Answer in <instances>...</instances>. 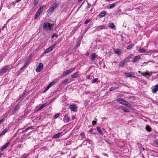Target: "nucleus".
Returning <instances> with one entry per match:
<instances>
[{
  "instance_id": "1",
  "label": "nucleus",
  "mask_w": 158,
  "mask_h": 158,
  "mask_svg": "<svg viewBox=\"0 0 158 158\" xmlns=\"http://www.w3.org/2000/svg\"><path fill=\"white\" fill-rule=\"evenodd\" d=\"M75 69V68H72L69 70H66L63 72V73L62 74V76H66L69 74L71 73Z\"/></svg>"
},
{
  "instance_id": "55",
  "label": "nucleus",
  "mask_w": 158,
  "mask_h": 158,
  "mask_svg": "<svg viewBox=\"0 0 158 158\" xmlns=\"http://www.w3.org/2000/svg\"><path fill=\"white\" fill-rule=\"evenodd\" d=\"M91 6V4H89L88 3V5L87 6V7L88 8H89Z\"/></svg>"
},
{
  "instance_id": "10",
  "label": "nucleus",
  "mask_w": 158,
  "mask_h": 158,
  "mask_svg": "<svg viewBox=\"0 0 158 158\" xmlns=\"http://www.w3.org/2000/svg\"><path fill=\"white\" fill-rule=\"evenodd\" d=\"M116 100L119 103H121V104L124 105V103H125L126 100H124L123 99H122L120 98H118Z\"/></svg>"
},
{
  "instance_id": "56",
  "label": "nucleus",
  "mask_w": 158,
  "mask_h": 158,
  "mask_svg": "<svg viewBox=\"0 0 158 158\" xmlns=\"http://www.w3.org/2000/svg\"><path fill=\"white\" fill-rule=\"evenodd\" d=\"M154 142L156 144L158 145V140H155Z\"/></svg>"
},
{
  "instance_id": "64",
  "label": "nucleus",
  "mask_w": 158,
  "mask_h": 158,
  "mask_svg": "<svg viewBox=\"0 0 158 158\" xmlns=\"http://www.w3.org/2000/svg\"><path fill=\"white\" fill-rule=\"evenodd\" d=\"M21 0H16V2H19Z\"/></svg>"
},
{
  "instance_id": "59",
  "label": "nucleus",
  "mask_w": 158,
  "mask_h": 158,
  "mask_svg": "<svg viewBox=\"0 0 158 158\" xmlns=\"http://www.w3.org/2000/svg\"><path fill=\"white\" fill-rule=\"evenodd\" d=\"M90 77V75H88L87 77V79H89Z\"/></svg>"
},
{
  "instance_id": "7",
  "label": "nucleus",
  "mask_w": 158,
  "mask_h": 158,
  "mask_svg": "<svg viewBox=\"0 0 158 158\" xmlns=\"http://www.w3.org/2000/svg\"><path fill=\"white\" fill-rule=\"evenodd\" d=\"M125 76L129 77H135V76L134 73H124Z\"/></svg>"
},
{
  "instance_id": "33",
  "label": "nucleus",
  "mask_w": 158,
  "mask_h": 158,
  "mask_svg": "<svg viewBox=\"0 0 158 158\" xmlns=\"http://www.w3.org/2000/svg\"><path fill=\"white\" fill-rule=\"evenodd\" d=\"M134 45V44H131V45H130L127 46V49H129V50H130L133 48Z\"/></svg>"
},
{
  "instance_id": "19",
  "label": "nucleus",
  "mask_w": 158,
  "mask_h": 158,
  "mask_svg": "<svg viewBox=\"0 0 158 158\" xmlns=\"http://www.w3.org/2000/svg\"><path fill=\"white\" fill-rule=\"evenodd\" d=\"M8 129L7 128L5 129L3 131H2L1 134H0V136L4 135L7 131Z\"/></svg>"
},
{
  "instance_id": "62",
  "label": "nucleus",
  "mask_w": 158,
  "mask_h": 158,
  "mask_svg": "<svg viewBox=\"0 0 158 158\" xmlns=\"http://www.w3.org/2000/svg\"><path fill=\"white\" fill-rule=\"evenodd\" d=\"M103 155H104L105 156H108V155H107V154H106V153H104V154H103Z\"/></svg>"
},
{
  "instance_id": "37",
  "label": "nucleus",
  "mask_w": 158,
  "mask_h": 158,
  "mask_svg": "<svg viewBox=\"0 0 158 158\" xmlns=\"http://www.w3.org/2000/svg\"><path fill=\"white\" fill-rule=\"evenodd\" d=\"M97 130L98 131V132L100 134H102V131L101 130L100 127H97Z\"/></svg>"
},
{
  "instance_id": "48",
  "label": "nucleus",
  "mask_w": 158,
  "mask_h": 158,
  "mask_svg": "<svg viewBox=\"0 0 158 158\" xmlns=\"http://www.w3.org/2000/svg\"><path fill=\"white\" fill-rule=\"evenodd\" d=\"M5 120L4 118L1 119L0 120V125L2 123L3 121Z\"/></svg>"
},
{
  "instance_id": "20",
  "label": "nucleus",
  "mask_w": 158,
  "mask_h": 158,
  "mask_svg": "<svg viewBox=\"0 0 158 158\" xmlns=\"http://www.w3.org/2000/svg\"><path fill=\"white\" fill-rule=\"evenodd\" d=\"M64 120L65 122H69V118L68 116L65 115Z\"/></svg>"
},
{
  "instance_id": "43",
  "label": "nucleus",
  "mask_w": 158,
  "mask_h": 158,
  "mask_svg": "<svg viewBox=\"0 0 158 158\" xmlns=\"http://www.w3.org/2000/svg\"><path fill=\"white\" fill-rule=\"evenodd\" d=\"M69 80V79H66L65 80H64L63 81V83L64 84H66V83Z\"/></svg>"
},
{
  "instance_id": "16",
  "label": "nucleus",
  "mask_w": 158,
  "mask_h": 158,
  "mask_svg": "<svg viewBox=\"0 0 158 158\" xmlns=\"http://www.w3.org/2000/svg\"><path fill=\"white\" fill-rule=\"evenodd\" d=\"M61 134V133H59L53 135V137L54 138H58L60 137Z\"/></svg>"
},
{
  "instance_id": "13",
  "label": "nucleus",
  "mask_w": 158,
  "mask_h": 158,
  "mask_svg": "<svg viewBox=\"0 0 158 158\" xmlns=\"http://www.w3.org/2000/svg\"><path fill=\"white\" fill-rule=\"evenodd\" d=\"M97 55L95 53H93L91 54V60L93 61H94V59L95 58Z\"/></svg>"
},
{
  "instance_id": "44",
  "label": "nucleus",
  "mask_w": 158,
  "mask_h": 158,
  "mask_svg": "<svg viewBox=\"0 0 158 158\" xmlns=\"http://www.w3.org/2000/svg\"><path fill=\"white\" fill-rule=\"evenodd\" d=\"M28 155L27 154H24L22 158H27V156Z\"/></svg>"
},
{
  "instance_id": "36",
  "label": "nucleus",
  "mask_w": 158,
  "mask_h": 158,
  "mask_svg": "<svg viewBox=\"0 0 158 158\" xmlns=\"http://www.w3.org/2000/svg\"><path fill=\"white\" fill-rule=\"evenodd\" d=\"M118 88V87H116V86L110 88L109 89V90L110 91H112L114 90L117 89Z\"/></svg>"
},
{
  "instance_id": "6",
  "label": "nucleus",
  "mask_w": 158,
  "mask_h": 158,
  "mask_svg": "<svg viewBox=\"0 0 158 158\" xmlns=\"http://www.w3.org/2000/svg\"><path fill=\"white\" fill-rule=\"evenodd\" d=\"M106 28V27L104 25H101L98 26L95 29V31H99L100 30Z\"/></svg>"
},
{
  "instance_id": "58",
  "label": "nucleus",
  "mask_w": 158,
  "mask_h": 158,
  "mask_svg": "<svg viewBox=\"0 0 158 158\" xmlns=\"http://www.w3.org/2000/svg\"><path fill=\"white\" fill-rule=\"evenodd\" d=\"M131 56H129L128 57H127L126 59H128L127 62L128 61L129 59H130L131 58Z\"/></svg>"
},
{
  "instance_id": "50",
  "label": "nucleus",
  "mask_w": 158,
  "mask_h": 158,
  "mask_svg": "<svg viewBox=\"0 0 158 158\" xmlns=\"http://www.w3.org/2000/svg\"><path fill=\"white\" fill-rule=\"evenodd\" d=\"M86 141H87L89 142H90V140L89 139H85L84 141L83 142V143H85V142Z\"/></svg>"
},
{
  "instance_id": "42",
  "label": "nucleus",
  "mask_w": 158,
  "mask_h": 158,
  "mask_svg": "<svg viewBox=\"0 0 158 158\" xmlns=\"http://www.w3.org/2000/svg\"><path fill=\"white\" fill-rule=\"evenodd\" d=\"M55 45V44L53 45L50 46L48 48H49L50 49L51 51H52L53 49V48L54 47Z\"/></svg>"
},
{
  "instance_id": "47",
  "label": "nucleus",
  "mask_w": 158,
  "mask_h": 158,
  "mask_svg": "<svg viewBox=\"0 0 158 158\" xmlns=\"http://www.w3.org/2000/svg\"><path fill=\"white\" fill-rule=\"evenodd\" d=\"M90 21V19H88L85 22V24H87Z\"/></svg>"
},
{
  "instance_id": "46",
  "label": "nucleus",
  "mask_w": 158,
  "mask_h": 158,
  "mask_svg": "<svg viewBox=\"0 0 158 158\" xmlns=\"http://www.w3.org/2000/svg\"><path fill=\"white\" fill-rule=\"evenodd\" d=\"M59 114H56L54 116V118H56L57 117H58L59 116Z\"/></svg>"
},
{
  "instance_id": "29",
  "label": "nucleus",
  "mask_w": 158,
  "mask_h": 158,
  "mask_svg": "<svg viewBox=\"0 0 158 158\" xmlns=\"http://www.w3.org/2000/svg\"><path fill=\"white\" fill-rule=\"evenodd\" d=\"M20 108V105L18 104L14 108V110L15 111H17Z\"/></svg>"
},
{
  "instance_id": "41",
  "label": "nucleus",
  "mask_w": 158,
  "mask_h": 158,
  "mask_svg": "<svg viewBox=\"0 0 158 158\" xmlns=\"http://www.w3.org/2000/svg\"><path fill=\"white\" fill-rule=\"evenodd\" d=\"M98 80V78H95L92 81V83H95V82H96Z\"/></svg>"
},
{
  "instance_id": "49",
  "label": "nucleus",
  "mask_w": 158,
  "mask_h": 158,
  "mask_svg": "<svg viewBox=\"0 0 158 158\" xmlns=\"http://www.w3.org/2000/svg\"><path fill=\"white\" fill-rule=\"evenodd\" d=\"M54 37H57V35L55 34H54L52 35V38H53Z\"/></svg>"
},
{
  "instance_id": "5",
  "label": "nucleus",
  "mask_w": 158,
  "mask_h": 158,
  "mask_svg": "<svg viewBox=\"0 0 158 158\" xmlns=\"http://www.w3.org/2000/svg\"><path fill=\"white\" fill-rule=\"evenodd\" d=\"M9 66L8 65L3 67L0 71V73H5L8 70Z\"/></svg>"
},
{
  "instance_id": "53",
  "label": "nucleus",
  "mask_w": 158,
  "mask_h": 158,
  "mask_svg": "<svg viewBox=\"0 0 158 158\" xmlns=\"http://www.w3.org/2000/svg\"><path fill=\"white\" fill-rule=\"evenodd\" d=\"M50 88V87L48 86L45 89V90L44 91V92H45L49 88Z\"/></svg>"
},
{
  "instance_id": "54",
  "label": "nucleus",
  "mask_w": 158,
  "mask_h": 158,
  "mask_svg": "<svg viewBox=\"0 0 158 158\" xmlns=\"http://www.w3.org/2000/svg\"><path fill=\"white\" fill-rule=\"evenodd\" d=\"M24 66H23L22 68H21L18 71V72L20 73L21 71V70H22L24 68Z\"/></svg>"
},
{
  "instance_id": "18",
  "label": "nucleus",
  "mask_w": 158,
  "mask_h": 158,
  "mask_svg": "<svg viewBox=\"0 0 158 158\" xmlns=\"http://www.w3.org/2000/svg\"><path fill=\"white\" fill-rule=\"evenodd\" d=\"M121 49H117L114 50V52L118 54V55H120L121 54Z\"/></svg>"
},
{
  "instance_id": "39",
  "label": "nucleus",
  "mask_w": 158,
  "mask_h": 158,
  "mask_svg": "<svg viewBox=\"0 0 158 158\" xmlns=\"http://www.w3.org/2000/svg\"><path fill=\"white\" fill-rule=\"evenodd\" d=\"M58 4L55 3L52 6V7L53 8H54V10L56 8L57 6H58Z\"/></svg>"
},
{
  "instance_id": "30",
  "label": "nucleus",
  "mask_w": 158,
  "mask_h": 158,
  "mask_svg": "<svg viewBox=\"0 0 158 158\" xmlns=\"http://www.w3.org/2000/svg\"><path fill=\"white\" fill-rule=\"evenodd\" d=\"M140 52L141 53H144L146 52V50L143 48H140L139 50Z\"/></svg>"
},
{
  "instance_id": "21",
  "label": "nucleus",
  "mask_w": 158,
  "mask_h": 158,
  "mask_svg": "<svg viewBox=\"0 0 158 158\" xmlns=\"http://www.w3.org/2000/svg\"><path fill=\"white\" fill-rule=\"evenodd\" d=\"M47 106V104L46 103H44V104H42L41 106H40L39 108L38 109H37V111H39V110H41V109H43L44 107L45 106Z\"/></svg>"
},
{
  "instance_id": "60",
  "label": "nucleus",
  "mask_w": 158,
  "mask_h": 158,
  "mask_svg": "<svg viewBox=\"0 0 158 158\" xmlns=\"http://www.w3.org/2000/svg\"><path fill=\"white\" fill-rule=\"evenodd\" d=\"M126 23H123V26H124L125 27H126Z\"/></svg>"
},
{
  "instance_id": "31",
  "label": "nucleus",
  "mask_w": 158,
  "mask_h": 158,
  "mask_svg": "<svg viewBox=\"0 0 158 158\" xmlns=\"http://www.w3.org/2000/svg\"><path fill=\"white\" fill-rule=\"evenodd\" d=\"M78 75V72H76L74 74H73V75H72L71 77L73 78H75Z\"/></svg>"
},
{
  "instance_id": "51",
  "label": "nucleus",
  "mask_w": 158,
  "mask_h": 158,
  "mask_svg": "<svg viewBox=\"0 0 158 158\" xmlns=\"http://www.w3.org/2000/svg\"><path fill=\"white\" fill-rule=\"evenodd\" d=\"M80 43H81V42L79 41H78L77 42V46H79L80 44Z\"/></svg>"
},
{
  "instance_id": "22",
  "label": "nucleus",
  "mask_w": 158,
  "mask_h": 158,
  "mask_svg": "<svg viewBox=\"0 0 158 158\" xmlns=\"http://www.w3.org/2000/svg\"><path fill=\"white\" fill-rule=\"evenodd\" d=\"M45 7V6L44 5H43L42 6H41L40 8L37 11H39L40 13L41 12L43 11V9L44 7Z\"/></svg>"
},
{
  "instance_id": "63",
  "label": "nucleus",
  "mask_w": 158,
  "mask_h": 158,
  "mask_svg": "<svg viewBox=\"0 0 158 158\" xmlns=\"http://www.w3.org/2000/svg\"><path fill=\"white\" fill-rule=\"evenodd\" d=\"M75 117L74 116H72V118L73 119H75Z\"/></svg>"
},
{
  "instance_id": "28",
  "label": "nucleus",
  "mask_w": 158,
  "mask_h": 158,
  "mask_svg": "<svg viewBox=\"0 0 158 158\" xmlns=\"http://www.w3.org/2000/svg\"><path fill=\"white\" fill-rule=\"evenodd\" d=\"M116 6V4L115 3H114L112 4H110L108 8L109 9H110Z\"/></svg>"
},
{
  "instance_id": "24",
  "label": "nucleus",
  "mask_w": 158,
  "mask_h": 158,
  "mask_svg": "<svg viewBox=\"0 0 158 158\" xmlns=\"http://www.w3.org/2000/svg\"><path fill=\"white\" fill-rule=\"evenodd\" d=\"M25 94V93L24 92H23L22 94V95H21L19 97V100H20L21 101H22L23 100V98Z\"/></svg>"
},
{
  "instance_id": "34",
  "label": "nucleus",
  "mask_w": 158,
  "mask_h": 158,
  "mask_svg": "<svg viewBox=\"0 0 158 158\" xmlns=\"http://www.w3.org/2000/svg\"><path fill=\"white\" fill-rule=\"evenodd\" d=\"M56 82V81H53L51 83H50L48 86L50 88L53 85H55Z\"/></svg>"
},
{
  "instance_id": "52",
  "label": "nucleus",
  "mask_w": 158,
  "mask_h": 158,
  "mask_svg": "<svg viewBox=\"0 0 158 158\" xmlns=\"http://www.w3.org/2000/svg\"><path fill=\"white\" fill-rule=\"evenodd\" d=\"M50 88V87L48 86L45 89V90L44 91V92H45L49 88Z\"/></svg>"
},
{
  "instance_id": "26",
  "label": "nucleus",
  "mask_w": 158,
  "mask_h": 158,
  "mask_svg": "<svg viewBox=\"0 0 158 158\" xmlns=\"http://www.w3.org/2000/svg\"><path fill=\"white\" fill-rule=\"evenodd\" d=\"M40 13L39 12V11H37L35 15L34 19H36L38 18L40 16Z\"/></svg>"
},
{
  "instance_id": "9",
  "label": "nucleus",
  "mask_w": 158,
  "mask_h": 158,
  "mask_svg": "<svg viewBox=\"0 0 158 158\" xmlns=\"http://www.w3.org/2000/svg\"><path fill=\"white\" fill-rule=\"evenodd\" d=\"M141 74L142 76H144L148 78L149 77L151 76L152 75V74L150 73L149 72L145 73H141Z\"/></svg>"
},
{
  "instance_id": "25",
  "label": "nucleus",
  "mask_w": 158,
  "mask_h": 158,
  "mask_svg": "<svg viewBox=\"0 0 158 158\" xmlns=\"http://www.w3.org/2000/svg\"><path fill=\"white\" fill-rule=\"evenodd\" d=\"M54 8L51 7L48 10L47 12L48 13L51 14L54 11Z\"/></svg>"
},
{
  "instance_id": "14",
  "label": "nucleus",
  "mask_w": 158,
  "mask_h": 158,
  "mask_svg": "<svg viewBox=\"0 0 158 158\" xmlns=\"http://www.w3.org/2000/svg\"><path fill=\"white\" fill-rule=\"evenodd\" d=\"M106 14V11H102L101 13H100V14L98 15V16L100 18H102L103 16H104Z\"/></svg>"
},
{
  "instance_id": "61",
  "label": "nucleus",
  "mask_w": 158,
  "mask_h": 158,
  "mask_svg": "<svg viewBox=\"0 0 158 158\" xmlns=\"http://www.w3.org/2000/svg\"><path fill=\"white\" fill-rule=\"evenodd\" d=\"M27 64V62L26 61L25 64H24V66L25 67Z\"/></svg>"
},
{
  "instance_id": "12",
  "label": "nucleus",
  "mask_w": 158,
  "mask_h": 158,
  "mask_svg": "<svg viewBox=\"0 0 158 158\" xmlns=\"http://www.w3.org/2000/svg\"><path fill=\"white\" fill-rule=\"evenodd\" d=\"M140 58V57L139 55L136 56H135V57H134L133 58L132 61L133 63H135L136 61H137L138 60H139Z\"/></svg>"
},
{
  "instance_id": "4",
  "label": "nucleus",
  "mask_w": 158,
  "mask_h": 158,
  "mask_svg": "<svg viewBox=\"0 0 158 158\" xmlns=\"http://www.w3.org/2000/svg\"><path fill=\"white\" fill-rule=\"evenodd\" d=\"M128 59H125L123 61H121L119 64V67H124L125 64L127 62Z\"/></svg>"
},
{
  "instance_id": "40",
  "label": "nucleus",
  "mask_w": 158,
  "mask_h": 158,
  "mask_svg": "<svg viewBox=\"0 0 158 158\" xmlns=\"http://www.w3.org/2000/svg\"><path fill=\"white\" fill-rule=\"evenodd\" d=\"M51 51L50 50V49L49 48H48L47 49H46L44 52V53H46L48 52H49Z\"/></svg>"
},
{
  "instance_id": "35",
  "label": "nucleus",
  "mask_w": 158,
  "mask_h": 158,
  "mask_svg": "<svg viewBox=\"0 0 158 158\" xmlns=\"http://www.w3.org/2000/svg\"><path fill=\"white\" fill-rule=\"evenodd\" d=\"M146 129L147 131L150 132L151 131V128L150 126L148 125H147L146 126Z\"/></svg>"
},
{
  "instance_id": "8",
  "label": "nucleus",
  "mask_w": 158,
  "mask_h": 158,
  "mask_svg": "<svg viewBox=\"0 0 158 158\" xmlns=\"http://www.w3.org/2000/svg\"><path fill=\"white\" fill-rule=\"evenodd\" d=\"M43 67V64L42 63H40L38 66L36 68V71L38 72H40Z\"/></svg>"
},
{
  "instance_id": "38",
  "label": "nucleus",
  "mask_w": 158,
  "mask_h": 158,
  "mask_svg": "<svg viewBox=\"0 0 158 158\" xmlns=\"http://www.w3.org/2000/svg\"><path fill=\"white\" fill-rule=\"evenodd\" d=\"M39 1V0H34L33 4L34 6H36L37 5Z\"/></svg>"
},
{
  "instance_id": "23",
  "label": "nucleus",
  "mask_w": 158,
  "mask_h": 158,
  "mask_svg": "<svg viewBox=\"0 0 158 158\" xmlns=\"http://www.w3.org/2000/svg\"><path fill=\"white\" fill-rule=\"evenodd\" d=\"M157 90H158V84L155 86L153 90V93H156Z\"/></svg>"
},
{
  "instance_id": "32",
  "label": "nucleus",
  "mask_w": 158,
  "mask_h": 158,
  "mask_svg": "<svg viewBox=\"0 0 158 158\" xmlns=\"http://www.w3.org/2000/svg\"><path fill=\"white\" fill-rule=\"evenodd\" d=\"M122 109L125 112H130V110H129L127 108H125L123 107V106H122Z\"/></svg>"
},
{
  "instance_id": "3",
  "label": "nucleus",
  "mask_w": 158,
  "mask_h": 158,
  "mask_svg": "<svg viewBox=\"0 0 158 158\" xmlns=\"http://www.w3.org/2000/svg\"><path fill=\"white\" fill-rule=\"evenodd\" d=\"M69 109L72 111L76 112L77 110V107L75 104H72L69 106Z\"/></svg>"
},
{
  "instance_id": "17",
  "label": "nucleus",
  "mask_w": 158,
  "mask_h": 158,
  "mask_svg": "<svg viewBox=\"0 0 158 158\" xmlns=\"http://www.w3.org/2000/svg\"><path fill=\"white\" fill-rule=\"evenodd\" d=\"M109 27L113 29H115V25L113 23H110L108 25Z\"/></svg>"
},
{
  "instance_id": "2",
  "label": "nucleus",
  "mask_w": 158,
  "mask_h": 158,
  "mask_svg": "<svg viewBox=\"0 0 158 158\" xmlns=\"http://www.w3.org/2000/svg\"><path fill=\"white\" fill-rule=\"evenodd\" d=\"M43 28L44 29H47L52 30L53 29V27L50 25L48 23H45L43 25Z\"/></svg>"
},
{
  "instance_id": "27",
  "label": "nucleus",
  "mask_w": 158,
  "mask_h": 158,
  "mask_svg": "<svg viewBox=\"0 0 158 158\" xmlns=\"http://www.w3.org/2000/svg\"><path fill=\"white\" fill-rule=\"evenodd\" d=\"M80 136L81 137V139L85 138V135L84 132H82L80 134Z\"/></svg>"
},
{
  "instance_id": "15",
  "label": "nucleus",
  "mask_w": 158,
  "mask_h": 158,
  "mask_svg": "<svg viewBox=\"0 0 158 158\" xmlns=\"http://www.w3.org/2000/svg\"><path fill=\"white\" fill-rule=\"evenodd\" d=\"M124 105L127 106V107L130 108H131L132 106L131 104L126 101L125 103H124Z\"/></svg>"
},
{
  "instance_id": "45",
  "label": "nucleus",
  "mask_w": 158,
  "mask_h": 158,
  "mask_svg": "<svg viewBox=\"0 0 158 158\" xmlns=\"http://www.w3.org/2000/svg\"><path fill=\"white\" fill-rule=\"evenodd\" d=\"M30 129H32V127H29L27 128L25 130V131H26L28 130H29Z\"/></svg>"
},
{
  "instance_id": "57",
  "label": "nucleus",
  "mask_w": 158,
  "mask_h": 158,
  "mask_svg": "<svg viewBox=\"0 0 158 158\" xmlns=\"http://www.w3.org/2000/svg\"><path fill=\"white\" fill-rule=\"evenodd\" d=\"M92 123H93V125H94V123H95V124H96L97 123V122L96 121H93V122H92Z\"/></svg>"
},
{
  "instance_id": "11",
  "label": "nucleus",
  "mask_w": 158,
  "mask_h": 158,
  "mask_svg": "<svg viewBox=\"0 0 158 158\" xmlns=\"http://www.w3.org/2000/svg\"><path fill=\"white\" fill-rule=\"evenodd\" d=\"M10 143V142H8L6 143L1 149V151H3L4 149L6 148Z\"/></svg>"
}]
</instances>
